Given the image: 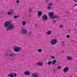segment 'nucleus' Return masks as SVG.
<instances>
[{
  "mask_svg": "<svg viewBox=\"0 0 77 77\" xmlns=\"http://www.w3.org/2000/svg\"><path fill=\"white\" fill-rule=\"evenodd\" d=\"M3 26L6 28L7 31H8L13 30L14 29V25L12 24L9 21L5 22Z\"/></svg>",
  "mask_w": 77,
  "mask_h": 77,
  "instance_id": "f257e3e1",
  "label": "nucleus"
},
{
  "mask_svg": "<svg viewBox=\"0 0 77 77\" xmlns=\"http://www.w3.org/2000/svg\"><path fill=\"white\" fill-rule=\"evenodd\" d=\"M22 49V48L21 47L17 46L15 47L14 50L15 52H19V51H21V50Z\"/></svg>",
  "mask_w": 77,
  "mask_h": 77,
  "instance_id": "f03ea898",
  "label": "nucleus"
},
{
  "mask_svg": "<svg viewBox=\"0 0 77 77\" xmlns=\"http://www.w3.org/2000/svg\"><path fill=\"white\" fill-rule=\"evenodd\" d=\"M57 40L55 39H53L51 41V45H54V44H57Z\"/></svg>",
  "mask_w": 77,
  "mask_h": 77,
  "instance_id": "7ed1b4c3",
  "label": "nucleus"
},
{
  "mask_svg": "<svg viewBox=\"0 0 77 77\" xmlns=\"http://www.w3.org/2000/svg\"><path fill=\"white\" fill-rule=\"evenodd\" d=\"M22 33L24 35H26L27 33V30L25 29H22Z\"/></svg>",
  "mask_w": 77,
  "mask_h": 77,
  "instance_id": "20e7f679",
  "label": "nucleus"
},
{
  "mask_svg": "<svg viewBox=\"0 0 77 77\" xmlns=\"http://www.w3.org/2000/svg\"><path fill=\"white\" fill-rule=\"evenodd\" d=\"M42 20H48V17L47 15H43L42 16Z\"/></svg>",
  "mask_w": 77,
  "mask_h": 77,
  "instance_id": "39448f33",
  "label": "nucleus"
},
{
  "mask_svg": "<svg viewBox=\"0 0 77 77\" xmlns=\"http://www.w3.org/2000/svg\"><path fill=\"white\" fill-rule=\"evenodd\" d=\"M69 70V67H65L63 69V72L64 73H66V72H68Z\"/></svg>",
  "mask_w": 77,
  "mask_h": 77,
  "instance_id": "423d86ee",
  "label": "nucleus"
},
{
  "mask_svg": "<svg viewBox=\"0 0 77 77\" xmlns=\"http://www.w3.org/2000/svg\"><path fill=\"white\" fill-rule=\"evenodd\" d=\"M54 13L51 12L49 13L48 15L49 16H50V17H51V19L53 17V16H54Z\"/></svg>",
  "mask_w": 77,
  "mask_h": 77,
  "instance_id": "0eeeda50",
  "label": "nucleus"
},
{
  "mask_svg": "<svg viewBox=\"0 0 77 77\" xmlns=\"http://www.w3.org/2000/svg\"><path fill=\"white\" fill-rule=\"evenodd\" d=\"M59 18H60V16H58L57 15H54L51 19H55V18H57V19H59Z\"/></svg>",
  "mask_w": 77,
  "mask_h": 77,
  "instance_id": "6e6552de",
  "label": "nucleus"
},
{
  "mask_svg": "<svg viewBox=\"0 0 77 77\" xmlns=\"http://www.w3.org/2000/svg\"><path fill=\"white\" fill-rule=\"evenodd\" d=\"M37 14L38 15V18H39L41 17V15H42V13L41 11H39L38 13Z\"/></svg>",
  "mask_w": 77,
  "mask_h": 77,
  "instance_id": "1a4fd4ad",
  "label": "nucleus"
},
{
  "mask_svg": "<svg viewBox=\"0 0 77 77\" xmlns=\"http://www.w3.org/2000/svg\"><path fill=\"white\" fill-rule=\"evenodd\" d=\"M30 74V72L29 71H26L24 72V75H29Z\"/></svg>",
  "mask_w": 77,
  "mask_h": 77,
  "instance_id": "9d476101",
  "label": "nucleus"
},
{
  "mask_svg": "<svg viewBox=\"0 0 77 77\" xmlns=\"http://www.w3.org/2000/svg\"><path fill=\"white\" fill-rule=\"evenodd\" d=\"M14 73L12 72L9 74L8 75V77H14Z\"/></svg>",
  "mask_w": 77,
  "mask_h": 77,
  "instance_id": "9b49d317",
  "label": "nucleus"
},
{
  "mask_svg": "<svg viewBox=\"0 0 77 77\" xmlns=\"http://www.w3.org/2000/svg\"><path fill=\"white\" fill-rule=\"evenodd\" d=\"M32 77H39V75L38 73L33 74L32 75Z\"/></svg>",
  "mask_w": 77,
  "mask_h": 77,
  "instance_id": "f8f14e48",
  "label": "nucleus"
},
{
  "mask_svg": "<svg viewBox=\"0 0 77 77\" xmlns=\"http://www.w3.org/2000/svg\"><path fill=\"white\" fill-rule=\"evenodd\" d=\"M37 64L38 65V66H43V63L40 62L37 63Z\"/></svg>",
  "mask_w": 77,
  "mask_h": 77,
  "instance_id": "ddd939ff",
  "label": "nucleus"
},
{
  "mask_svg": "<svg viewBox=\"0 0 77 77\" xmlns=\"http://www.w3.org/2000/svg\"><path fill=\"white\" fill-rule=\"evenodd\" d=\"M47 35H51V30L48 31V32H47Z\"/></svg>",
  "mask_w": 77,
  "mask_h": 77,
  "instance_id": "4468645a",
  "label": "nucleus"
},
{
  "mask_svg": "<svg viewBox=\"0 0 77 77\" xmlns=\"http://www.w3.org/2000/svg\"><path fill=\"white\" fill-rule=\"evenodd\" d=\"M56 63V60H54L52 61V65H54V64H55Z\"/></svg>",
  "mask_w": 77,
  "mask_h": 77,
  "instance_id": "2eb2a0df",
  "label": "nucleus"
},
{
  "mask_svg": "<svg viewBox=\"0 0 77 77\" xmlns=\"http://www.w3.org/2000/svg\"><path fill=\"white\" fill-rule=\"evenodd\" d=\"M67 60H72V57H67Z\"/></svg>",
  "mask_w": 77,
  "mask_h": 77,
  "instance_id": "dca6fc26",
  "label": "nucleus"
},
{
  "mask_svg": "<svg viewBox=\"0 0 77 77\" xmlns=\"http://www.w3.org/2000/svg\"><path fill=\"white\" fill-rule=\"evenodd\" d=\"M22 24L23 26H25L26 24V22L25 21H23L22 22Z\"/></svg>",
  "mask_w": 77,
  "mask_h": 77,
  "instance_id": "f3484780",
  "label": "nucleus"
},
{
  "mask_svg": "<svg viewBox=\"0 0 77 77\" xmlns=\"http://www.w3.org/2000/svg\"><path fill=\"white\" fill-rule=\"evenodd\" d=\"M8 56L10 57H14V55L13 54H8Z\"/></svg>",
  "mask_w": 77,
  "mask_h": 77,
  "instance_id": "a211bd4d",
  "label": "nucleus"
},
{
  "mask_svg": "<svg viewBox=\"0 0 77 77\" xmlns=\"http://www.w3.org/2000/svg\"><path fill=\"white\" fill-rule=\"evenodd\" d=\"M32 34V32H29L28 33L27 35L28 36H30V35Z\"/></svg>",
  "mask_w": 77,
  "mask_h": 77,
  "instance_id": "6ab92c4d",
  "label": "nucleus"
},
{
  "mask_svg": "<svg viewBox=\"0 0 77 77\" xmlns=\"http://www.w3.org/2000/svg\"><path fill=\"white\" fill-rule=\"evenodd\" d=\"M7 15H12V13L10 11H8L7 12Z\"/></svg>",
  "mask_w": 77,
  "mask_h": 77,
  "instance_id": "aec40b11",
  "label": "nucleus"
},
{
  "mask_svg": "<svg viewBox=\"0 0 77 77\" xmlns=\"http://www.w3.org/2000/svg\"><path fill=\"white\" fill-rule=\"evenodd\" d=\"M51 63H52L51 61H49L48 62V64L49 65H50V64H51Z\"/></svg>",
  "mask_w": 77,
  "mask_h": 77,
  "instance_id": "412c9836",
  "label": "nucleus"
},
{
  "mask_svg": "<svg viewBox=\"0 0 77 77\" xmlns=\"http://www.w3.org/2000/svg\"><path fill=\"white\" fill-rule=\"evenodd\" d=\"M10 11L11 12H11V14L12 13H14V10H13L12 9H10Z\"/></svg>",
  "mask_w": 77,
  "mask_h": 77,
  "instance_id": "4be33fe9",
  "label": "nucleus"
},
{
  "mask_svg": "<svg viewBox=\"0 0 77 77\" xmlns=\"http://www.w3.org/2000/svg\"><path fill=\"white\" fill-rule=\"evenodd\" d=\"M48 6H52V3H49L48 4Z\"/></svg>",
  "mask_w": 77,
  "mask_h": 77,
  "instance_id": "5701e85b",
  "label": "nucleus"
},
{
  "mask_svg": "<svg viewBox=\"0 0 77 77\" xmlns=\"http://www.w3.org/2000/svg\"><path fill=\"white\" fill-rule=\"evenodd\" d=\"M18 17H19V15H17V16H14V19H16V18H18Z\"/></svg>",
  "mask_w": 77,
  "mask_h": 77,
  "instance_id": "b1692460",
  "label": "nucleus"
},
{
  "mask_svg": "<svg viewBox=\"0 0 77 77\" xmlns=\"http://www.w3.org/2000/svg\"><path fill=\"white\" fill-rule=\"evenodd\" d=\"M66 37L67 38H70V35H67L66 36Z\"/></svg>",
  "mask_w": 77,
  "mask_h": 77,
  "instance_id": "393cba45",
  "label": "nucleus"
},
{
  "mask_svg": "<svg viewBox=\"0 0 77 77\" xmlns=\"http://www.w3.org/2000/svg\"><path fill=\"white\" fill-rule=\"evenodd\" d=\"M38 52H42V50L41 49H38Z\"/></svg>",
  "mask_w": 77,
  "mask_h": 77,
  "instance_id": "a878e982",
  "label": "nucleus"
},
{
  "mask_svg": "<svg viewBox=\"0 0 77 77\" xmlns=\"http://www.w3.org/2000/svg\"><path fill=\"white\" fill-rule=\"evenodd\" d=\"M51 7H50V6H48L47 7V9H51Z\"/></svg>",
  "mask_w": 77,
  "mask_h": 77,
  "instance_id": "bb28decb",
  "label": "nucleus"
},
{
  "mask_svg": "<svg viewBox=\"0 0 77 77\" xmlns=\"http://www.w3.org/2000/svg\"><path fill=\"white\" fill-rule=\"evenodd\" d=\"M29 12H32V9L29 8Z\"/></svg>",
  "mask_w": 77,
  "mask_h": 77,
  "instance_id": "cd10ccee",
  "label": "nucleus"
},
{
  "mask_svg": "<svg viewBox=\"0 0 77 77\" xmlns=\"http://www.w3.org/2000/svg\"><path fill=\"white\" fill-rule=\"evenodd\" d=\"M51 57L52 59H55V57H54V56H51Z\"/></svg>",
  "mask_w": 77,
  "mask_h": 77,
  "instance_id": "c85d7f7f",
  "label": "nucleus"
},
{
  "mask_svg": "<svg viewBox=\"0 0 77 77\" xmlns=\"http://www.w3.org/2000/svg\"><path fill=\"white\" fill-rule=\"evenodd\" d=\"M60 68H61V66H59L57 67L58 69H60Z\"/></svg>",
  "mask_w": 77,
  "mask_h": 77,
  "instance_id": "c756f323",
  "label": "nucleus"
},
{
  "mask_svg": "<svg viewBox=\"0 0 77 77\" xmlns=\"http://www.w3.org/2000/svg\"><path fill=\"white\" fill-rule=\"evenodd\" d=\"M63 25H60V28H63Z\"/></svg>",
  "mask_w": 77,
  "mask_h": 77,
  "instance_id": "7c9ffc66",
  "label": "nucleus"
},
{
  "mask_svg": "<svg viewBox=\"0 0 77 77\" xmlns=\"http://www.w3.org/2000/svg\"><path fill=\"white\" fill-rule=\"evenodd\" d=\"M53 22L54 24H55V23H56V20H54L53 21Z\"/></svg>",
  "mask_w": 77,
  "mask_h": 77,
  "instance_id": "2f4dec72",
  "label": "nucleus"
},
{
  "mask_svg": "<svg viewBox=\"0 0 77 77\" xmlns=\"http://www.w3.org/2000/svg\"><path fill=\"white\" fill-rule=\"evenodd\" d=\"M64 42L63 41L62 42V44L63 45H65V44H64Z\"/></svg>",
  "mask_w": 77,
  "mask_h": 77,
  "instance_id": "473e14b6",
  "label": "nucleus"
},
{
  "mask_svg": "<svg viewBox=\"0 0 77 77\" xmlns=\"http://www.w3.org/2000/svg\"><path fill=\"white\" fill-rule=\"evenodd\" d=\"M14 77H17V74H16V73H14Z\"/></svg>",
  "mask_w": 77,
  "mask_h": 77,
  "instance_id": "72a5a7b5",
  "label": "nucleus"
},
{
  "mask_svg": "<svg viewBox=\"0 0 77 77\" xmlns=\"http://www.w3.org/2000/svg\"><path fill=\"white\" fill-rule=\"evenodd\" d=\"M20 2V1L19 0H17L16 1V3H18Z\"/></svg>",
  "mask_w": 77,
  "mask_h": 77,
  "instance_id": "f704fd0d",
  "label": "nucleus"
},
{
  "mask_svg": "<svg viewBox=\"0 0 77 77\" xmlns=\"http://www.w3.org/2000/svg\"><path fill=\"white\" fill-rule=\"evenodd\" d=\"M68 32H71V29H68Z\"/></svg>",
  "mask_w": 77,
  "mask_h": 77,
  "instance_id": "c9c22d12",
  "label": "nucleus"
},
{
  "mask_svg": "<svg viewBox=\"0 0 77 77\" xmlns=\"http://www.w3.org/2000/svg\"><path fill=\"white\" fill-rule=\"evenodd\" d=\"M74 2H77V0H73Z\"/></svg>",
  "mask_w": 77,
  "mask_h": 77,
  "instance_id": "e433bc0d",
  "label": "nucleus"
},
{
  "mask_svg": "<svg viewBox=\"0 0 77 77\" xmlns=\"http://www.w3.org/2000/svg\"><path fill=\"white\" fill-rule=\"evenodd\" d=\"M46 2L47 3H48V2H49V0H46Z\"/></svg>",
  "mask_w": 77,
  "mask_h": 77,
  "instance_id": "4c0bfd02",
  "label": "nucleus"
},
{
  "mask_svg": "<svg viewBox=\"0 0 77 77\" xmlns=\"http://www.w3.org/2000/svg\"><path fill=\"white\" fill-rule=\"evenodd\" d=\"M35 27H37V25L36 24H35Z\"/></svg>",
  "mask_w": 77,
  "mask_h": 77,
  "instance_id": "58836bf2",
  "label": "nucleus"
},
{
  "mask_svg": "<svg viewBox=\"0 0 77 77\" xmlns=\"http://www.w3.org/2000/svg\"><path fill=\"white\" fill-rule=\"evenodd\" d=\"M77 6V3L75 5H74V7H75V6Z\"/></svg>",
  "mask_w": 77,
  "mask_h": 77,
  "instance_id": "ea45409f",
  "label": "nucleus"
},
{
  "mask_svg": "<svg viewBox=\"0 0 77 77\" xmlns=\"http://www.w3.org/2000/svg\"><path fill=\"white\" fill-rule=\"evenodd\" d=\"M71 42H74V41L73 40H72Z\"/></svg>",
  "mask_w": 77,
  "mask_h": 77,
  "instance_id": "a19ab883",
  "label": "nucleus"
},
{
  "mask_svg": "<svg viewBox=\"0 0 77 77\" xmlns=\"http://www.w3.org/2000/svg\"><path fill=\"white\" fill-rule=\"evenodd\" d=\"M54 72H55V71H56V70L54 69L53 70Z\"/></svg>",
  "mask_w": 77,
  "mask_h": 77,
  "instance_id": "79ce46f5",
  "label": "nucleus"
},
{
  "mask_svg": "<svg viewBox=\"0 0 77 77\" xmlns=\"http://www.w3.org/2000/svg\"><path fill=\"white\" fill-rule=\"evenodd\" d=\"M56 2H58V1H57V0L56 1Z\"/></svg>",
  "mask_w": 77,
  "mask_h": 77,
  "instance_id": "37998d69",
  "label": "nucleus"
},
{
  "mask_svg": "<svg viewBox=\"0 0 77 77\" xmlns=\"http://www.w3.org/2000/svg\"><path fill=\"white\" fill-rule=\"evenodd\" d=\"M14 56H15V54H14Z\"/></svg>",
  "mask_w": 77,
  "mask_h": 77,
  "instance_id": "c03bdc74",
  "label": "nucleus"
},
{
  "mask_svg": "<svg viewBox=\"0 0 77 77\" xmlns=\"http://www.w3.org/2000/svg\"><path fill=\"white\" fill-rule=\"evenodd\" d=\"M69 77H72V76H69Z\"/></svg>",
  "mask_w": 77,
  "mask_h": 77,
  "instance_id": "a18cd8bd",
  "label": "nucleus"
},
{
  "mask_svg": "<svg viewBox=\"0 0 77 77\" xmlns=\"http://www.w3.org/2000/svg\"><path fill=\"white\" fill-rule=\"evenodd\" d=\"M13 59H14V58H13Z\"/></svg>",
  "mask_w": 77,
  "mask_h": 77,
  "instance_id": "49530a36",
  "label": "nucleus"
}]
</instances>
